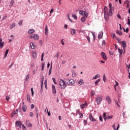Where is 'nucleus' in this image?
<instances>
[{
	"label": "nucleus",
	"instance_id": "13d9d810",
	"mask_svg": "<svg viewBox=\"0 0 130 130\" xmlns=\"http://www.w3.org/2000/svg\"><path fill=\"white\" fill-rule=\"evenodd\" d=\"M7 18V16H4L3 18V20H4L5 19H6Z\"/></svg>",
	"mask_w": 130,
	"mask_h": 130
},
{
	"label": "nucleus",
	"instance_id": "680f3d73",
	"mask_svg": "<svg viewBox=\"0 0 130 130\" xmlns=\"http://www.w3.org/2000/svg\"><path fill=\"white\" fill-rule=\"evenodd\" d=\"M112 128H114V130H116V128H115V124H113L112 125Z\"/></svg>",
	"mask_w": 130,
	"mask_h": 130
},
{
	"label": "nucleus",
	"instance_id": "58836bf2",
	"mask_svg": "<svg viewBox=\"0 0 130 130\" xmlns=\"http://www.w3.org/2000/svg\"><path fill=\"white\" fill-rule=\"evenodd\" d=\"M106 114L105 112H104V113H103V118L105 119V121H106V119H107V118H106Z\"/></svg>",
	"mask_w": 130,
	"mask_h": 130
},
{
	"label": "nucleus",
	"instance_id": "864d4df0",
	"mask_svg": "<svg viewBox=\"0 0 130 130\" xmlns=\"http://www.w3.org/2000/svg\"><path fill=\"white\" fill-rule=\"evenodd\" d=\"M10 96H6V101H8L10 100Z\"/></svg>",
	"mask_w": 130,
	"mask_h": 130
},
{
	"label": "nucleus",
	"instance_id": "de8ad7c7",
	"mask_svg": "<svg viewBox=\"0 0 130 130\" xmlns=\"http://www.w3.org/2000/svg\"><path fill=\"white\" fill-rule=\"evenodd\" d=\"M106 81V76H105V75L104 74V75H103V81H104V82H105Z\"/></svg>",
	"mask_w": 130,
	"mask_h": 130
},
{
	"label": "nucleus",
	"instance_id": "f257e3e1",
	"mask_svg": "<svg viewBox=\"0 0 130 130\" xmlns=\"http://www.w3.org/2000/svg\"><path fill=\"white\" fill-rule=\"evenodd\" d=\"M104 14H105V18L106 20L109 18V16H111L110 14V11L108 13V8L106 7H105V9H104Z\"/></svg>",
	"mask_w": 130,
	"mask_h": 130
},
{
	"label": "nucleus",
	"instance_id": "c03bdc74",
	"mask_svg": "<svg viewBox=\"0 0 130 130\" xmlns=\"http://www.w3.org/2000/svg\"><path fill=\"white\" fill-rule=\"evenodd\" d=\"M105 45H106V42H105V40H103L102 45L103 46H105Z\"/></svg>",
	"mask_w": 130,
	"mask_h": 130
},
{
	"label": "nucleus",
	"instance_id": "a19ab883",
	"mask_svg": "<svg viewBox=\"0 0 130 130\" xmlns=\"http://www.w3.org/2000/svg\"><path fill=\"white\" fill-rule=\"evenodd\" d=\"M72 17H73V18L74 19H75V20H77V16L76 15L73 14V15H72Z\"/></svg>",
	"mask_w": 130,
	"mask_h": 130
},
{
	"label": "nucleus",
	"instance_id": "37998d69",
	"mask_svg": "<svg viewBox=\"0 0 130 130\" xmlns=\"http://www.w3.org/2000/svg\"><path fill=\"white\" fill-rule=\"evenodd\" d=\"M29 79V74H27L26 81H27Z\"/></svg>",
	"mask_w": 130,
	"mask_h": 130
},
{
	"label": "nucleus",
	"instance_id": "0eeeda50",
	"mask_svg": "<svg viewBox=\"0 0 130 130\" xmlns=\"http://www.w3.org/2000/svg\"><path fill=\"white\" fill-rule=\"evenodd\" d=\"M101 56H102V58H103L104 60H106L108 59V58L106 56V54H105V53L102 52H101Z\"/></svg>",
	"mask_w": 130,
	"mask_h": 130
},
{
	"label": "nucleus",
	"instance_id": "5701e85b",
	"mask_svg": "<svg viewBox=\"0 0 130 130\" xmlns=\"http://www.w3.org/2000/svg\"><path fill=\"white\" fill-rule=\"evenodd\" d=\"M78 84L79 85H83L84 84V81L82 79H80L79 82H78Z\"/></svg>",
	"mask_w": 130,
	"mask_h": 130
},
{
	"label": "nucleus",
	"instance_id": "e433bc0d",
	"mask_svg": "<svg viewBox=\"0 0 130 130\" xmlns=\"http://www.w3.org/2000/svg\"><path fill=\"white\" fill-rule=\"evenodd\" d=\"M43 82H44V78H42V84H41V90L43 91Z\"/></svg>",
	"mask_w": 130,
	"mask_h": 130
},
{
	"label": "nucleus",
	"instance_id": "6e6d98bb",
	"mask_svg": "<svg viewBox=\"0 0 130 130\" xmlns=\"http://www.w3.org/2000/svg\"><path fill=\"white\" fill-rule=\"evenodd\" d=\"M44 84H45V88L46 89L47 88V83L46 81H45Z\"/></svg>",
	"mask_w": 130,
	"mask_h": 130
},
{
	"label": "nucleus",
	"instance_id": "4468645a",
	"mask_svg": "<svg viewBox=\"0 0 130 130\" xmlns=\"http://www.w3.org/2000/svg\"><path fill=\"white\" fill-rule=\"evenodd\" d=\"M71 34L72 35H76V30L74 28L71 29Z\"/></svg>",
	"mask_w": 130,
	"mask_h": 130
},
{
	"label": "nucleus",
	"instance_id": "c85d7f7f",
	"mask_svg": "<svg viewBox=\"0 0 130 130\" xmlns=\"http://www.w3.org/2000/svg\"><path fill=\"white\" fill-rule=\"evenodd\" d=\"M100 77V75L99 74H96L94 77L92 78L93 79L96 80L97 78Z\"/></svg>",
	"mask_w": 130,
	"mask_h": 130
},
{
	"label": "nucleus",
	"instance_id": "412c9836",
	"mask_svg": "<svg viewBox=\"0 0 130 130\" xmlns=\"http://www.w3.org/2000/svg\"><path fill=\"white\" fill-rule=\"evenodd\" d=\"M16 24L15 23H13L12 24L10 25V29H13L14 27H15Z\"/></svg>",
	"mask_w": 130,
	"mask_h": 130
},
{
	"label": "nucleus",
	"instance_id": "79ce46f5",
	"mask_svg": "<svg viewBox=\"0 0 130 130\" xmlns=\"http://www.w3.org/2000/svg\"><path fill=\"white\" fill-rule=\"evenodd\" d=\"M117 40L118 42H119V43H121L122 42V41H121V40L119 38H117Z\"/></svg>",
	"mask_w": 130,
	"mask_h": 130
},
{
	"label": "nucleus",
	"instance_id": "a211bd4d",
	"mask_svg": "<svg viewBox=\"0 0 130 130\" xmlns=\"http://www.w3.org/2000/svg\"><path fill=\"white\" fill-rule=\"evenodd\" d=\"M103 36V32L101 31L100 33H99L98 35V38L99 39H101L102 38V37Z\"/></svg>",
	"mask_w": 130,
	"mask_h": 130
},
{
	"label": "nucleus",
	"instance_id": "69168bd1",
	"mask_svg": "<svg viewBox=\"0 0 130 130\" xmlns=\"http://www.w3.org/2000/svg\"><path fill=\"white\" fill-rule=\"evenodd\" d=\"M116 36L115 35V34H112V38H115Z\"/></svg>",
	"mask_w": 130,
	"mask_h": 130
},
{
	"label": "nucleus",
	"instance_id": "774afa93",
	"mask_svg": "<svg viewBox=\"0 0 130 130\" xmlns=\"http://www.w3.org/2000/svg\"><path fill=\"white\" fill-rule=\"evenodd\" d=\"M127 24H130V20L129 19V17L128 18V23H127Z\"/></svg>",
	"mask_w": 130,
	"mask_h": 130
},
{
	"label": "nucleus",
	"instance_id": "aec40b11",
	"mask_svg": "<svg viewBox=\"0 0 130 130\" xmlns=\"http://www.w3.org/2000/svg\"><path fill=\"white\" fill-rule=\"evenodd\" d=\"M86 18H86V17H82V18L80 19V21H81L82 23H84L85 22Z\"/></svg>",
	"mask_w": 130,
	"mask_h": 130
},
{
	"label": "nucleus",
	"instance_id": "f8f14e48",
	"mask_svg": "<svg viewBox=\"0 0 130 130\" xmlns=\"http://www.w3.org/2000/svg\"><path fill=\"white\" fill-rule=\"evenodd\" d=\"M52 93H53L54 94L56 93V89H55V87L54 85H52Z\"/></svg>",
	"mask_w": 130,
	"mask_h": 130
},
{
	"label": "nucleus",
	"instance_id": "4c0bfd02",
	"mask_svg": "<svg viewBox=\"0 0 130 130\" xmlns=\"http://www.w3.org/2000/svg\"><path fill=\"white\" fill-rule=\"evenodd\" d=\"M22 22H23V20H20L19 23H18V25L20 26H21L22 25Z\"/></svg>",
	"mask_w": 130,
	"mask_h": 130
},
{
	"label": "nucleus",
	"instance_id": "20e7f679",
	"mask_svg": "<svg viewBox=\"0 0 130 130\" xmlns=\"http://www.w3.org/2000/svg\"><path fill=\"white\" fill-rule=\"evenodd\" d=\"M96 103L98 105H100L101 102L102 101V98L101 96H98L96 98Z\"/></svg>",
	"mask_w": 130,
	"mask_h": 130
},
{
	"label": "nucleus",
	"instance_id": "f3484780",
	"mask_svg": "<svg viewBox=\"0 0 130 130\" xmlns=\"http://www.w3.org/2000/svg\"><path fill=\"white\" fill-rule=\"evenodd\" d=\"M26 123L27 126H28V127H31L32 126V124L29 123V120H26Z\"/></svg>",
	"mask_w": 130,
	"mask_h": 130
},
{
	"label": "nucleus",
	"instance_id": "7c9ffc66",
	"mask_svg": "<svg viewBox=\"0 0 130 130\" xmlns=\"http://www.w3.org/2000/svg\"><path fill=\"white\" fill-rule=\"evenodd\" d=\"M118 51L119 52V53H120V55H121L122 54L123 52V50L122 49H118Z\"/></svg>",
	"mask_w": 130,
	"mask_h": 130
},
{
	"label": "nucleus",
	"instance_id": "9b49d317",
	"mask_svg": "<svg viewBox=\"0 0 130 130\" xmlns=\"http://www.w3.org/2000/svg\"><path fill=\"white\" fill-rule=\"evenodd\" d=\"M89 119H90V120H91V121H92V122H94V121H95V120L94 119V118L93 115H92L91 114H90L89 115Z\"/></svg>",
	"mask_w": 130,
	"mask_h": 130
},
{
	"label": "nucleus",
	"instance_id": "3c124183",
	"mask_svg": "<svg viewBox=\"0 0 130 130\" xmlns=\"http://www.w3.org/2000/svg\"><path fill=\"white\" fill-rule=\"evenodd\" d=\"M44 56V53H43L41 57V61H43Z\"/></svg>",
	"mask_w": 130,
	"mask_h": 130
},
{
	"label": "nucleus",
	"instance_id": "c9c22d12",
	"mask_svg": "<svg viewBox=\"0 0 130 130\" xmlns=\"http://www.w3.org/2000/svg\"><path fill=\"white\" fill-rule=\"evenodd\" d=\"M91 96H93V95H95V91L94 90H91Z\"/></svg>",
	"mask_w": 130,
	"mask_h": 130
},
{
	"label": "nucleus",
	"instance_id": "2f4dec72",
	"mask_svg": "<svg viewBox=\"0 0 130 130\" xmlns=\"http://www.w3.org/2000/svg\"><path fill=\"white\" fill-rule=\"evenodd\" d=\"M14 3H15V1L14 0H12L10 2V7H11Z\"/></svg>",
	"mask_w": 130,
	"mask_h": 130
},
{
	"label": "nucleus",
	"instance_id": "6ab92c4d",
	"mask_svg": "<svg viewBox=\"0 0 130 130\" xmlns=\"http://www.w3.org/2000/svg\"><path fill=\"white\" fill-rule=\"evenodd\" d=\"M35 31V30L34 29H29L28 33L29 34H31L34 33Z\"/></svg>",
	"mask_w": 130,
	"mask_h": 130
},
{
	"label": "nucleus",
	"instance_id": "5fc2aeb1",
	"mask_svg": "<svg viewBox=\"0 0 130 130\" xmlns=\"http://www.w3.org/2000/svg\"><path fill=\"white\" fill-rule=\"evenodd\" d=\"M52 81H53L54 83L55 84H57V82L56 81H55V78H52Z\"/></svg>",
	"mask_w": 130,
	"mask_h": 130
},
{
	"label": "nucleus",
	"instance_id": "6e6552de",
	"mask_svg": "<svg viewBox=\"0 0 130 130\" xmlns=\"http://www.w3.org/2000/svg\"><path fill=\"white\" fill-rule=\"evenodd\" d=\"M30 38H33L34 39L38 40L39 37L36 34H32L30 36Z\"/></svg>",
	"mask_w": 130,
	"mask_h": 130
},
{
	"label": "nucleus",
	"instance_id": "a878e982",
	"mask_svg": "<svg viewBox=\"0 0 130 130\" xmlns=\"http://www.w3.org/2000/svg\"><path fill=\"white\" fill-rule=\"evenodd\" d=\"M78 114H79V118H82L84 117V115L80 111H78Z\"/></svg>",
	"mask_w": 130,
	"mask_h": 130
},
{
	"label": "nucleus",
	"instance_id": "8fccbe9b",
	"mask_svg": "<svg viewBox=\"0 0 130 130\" xmlns=\"http://www.w3.org/2000/svg\"><path fill=\"white\" fill-rule=\"evenodd\" d=\"M44 68H45V64L43 63L42 64V71H43L44 70Z\"/></svg>",
	"mask_w": 130,
	"mask_h": 130
},
{
	"label": "nucleus",
	"instance_id": "473e14b6",
	"mask_svg": "<svg viewBox=\"0 0 130 130\" xmlns=\"http://www.w3.org/2000/svg\"><path fill=\"white\" fill-rule=\"evenodd\" d=\"M32 57H33L34 58H36V57H37V53H36V51H35V52H34L32 53Z\"/></svg>",
	"mask_w": 130,
	"mask_h": 130
},
{
	"label": "nucleus",
	"instance_id": "423d86ee",
	"mask_svg": "<svg viewBox=\"0 0 130 130\" xmlns=\"http://www.w3.org/2000/svg\"><path fill=\"white\" fill-rule=\"evenodd\" d=\"M106 101L107 102L108 104L110 105L111 104L112 101L110 98L109 96H107L106 97Z\"/></svg>",
	"mask_w": 130,
	"mask_h": 130
},
{
	"label": "nucleus",
	"instance_id": "dca6fc26",
	"mask_svg": "<svg viewBox=\"0 0 130 130\" xmlns=\"http://www.w3.org/2000/svg\"><path fill=\"white\" fill-rule=\"evenodd\" d=\"M86 105H87V104L86 103H85L84 104H82V105H80V108L83 109L85 107V106H86Z\"/></svg>",
	"mask_w": 130,
	"mask_h": 130
},
{
	"label": "nucleus",
	"instance_id": "b1692460",
	"mask_svg": "<svg viewBox=\"0 0 130 130\" xmlns=\"http://www.w3.org/2000/svg\"><path fill=\"white\" fill-rule=\"evenodd\" d=\"M30 47L32 49H35L36 48V45L34 44L33 43H30Z\"/></svg>",
	"mask_w": 130,
	"mask_h": 130
},
{
	"label": "nucleus",
	"instance_id": "09e8293b",
	"mask_svg": "<svg viewBox=\"0 0 130 130\" xmlns=\"http://www.w3.org/2000/svg\"><path fill=\"white\" fill-rule=\"evenodd\" d=\"M115 83L116 84L114 86V88H115V87H116L119 85V83L116 81H115Z\"/></svg>",
	"mask_w": 130,
	"mask_h": 130
},
{
	"label": "nucleus",
	"instance_id": "7ed1b4c3",
	"mask_svg": "<svg viewBox=\"0 0 130 130\" xmlns=\"http://www.w3.org/2000/svg\"><path fill=\"white\" fill-rule=\"evenodd\" d=\"M64 81H66V83H67V84L69 85L72 86L74 84H75V82L73 79H65Z\"/></svg>",
	"mask_w": 130,
	"mask_h": 130
},
{
	"label": "nucleus",
	"instance_id": "a18cd8bd",
	"mask_svg": "<svg viewBox=\"0 0 130 130\" xmlns=\"http://www.w3.org/2000/svg\"><path fill=\"white\" fill-rule=\"evenodd\" d=\"M106 118L107 119L109 120V119H111L113 118V116H107V117Z\"/></svg>",
	"mask_w": 130,
	"mask_h": 130
},
{
	"label": "nucleus",
	"instance_id": "39448f33",
	"mask_svg": "<svg viewBox=\"0 0 130 130\" xmlns=\"http://www.w3.org/2000/svg\"><path fill=\"white\" fill-rule=\"evenodd\" d=\"M79 14L84 16L85 18H87L88 17V13L87 12H84V11H80Z\"/></svg>",
	"mask_w": 130,
	"mask_h": 130
},
{
	"label": "nucleus",
	"instance_id": "bb28decb",
	"mask_svg": "<svg viewBox=\"0 0 130 130\" xmlns=\"http://www.w3.org/2000/svg\"><path fill=\"white\" fill-rule=\"evenodd\" d=\"M27 100L29 102L30 101V94H27Z\"/></svg>",
	"mask_w": 130,
	"mask_h": 130
},
{
	"label": "nucleus",
	"instance_id": "4d7b16f0",
	"mask_svg": "<svg viewBox=\"0 0 130 130\" xmlns=\"http://www.w3.org/2000/svg\"><path fill=\"white\" fill-rule=\"evenodd\" d=\"M34 107H35L34 105V104H31V106H30L31 109H34Z\"/></svg>",
	"mask_w": 130,
	"mask_h": 130
},
{
	"label": "nucleus",
	"instance_id": "f704fd0d",
	"mask_svg": "<svg viewBox=\"0 0 130 130\" xmlns=\"http://www.w3.org/2000/svg\"><path fill=\"white\" fill-rule=\"evenodd\" d=\"M100 81H101V79H98V80L96 81V82H95V85H99V83L100 82Z\"/></svg>",
	"mask_w": 130,
	"mask_h": 130
},
{
	"label": "nucleus",
	"instance_id": "f03ea898",
	"mask_svg": "<svg viewBox=\"0 0 130 130\" xmlns=\"http://www.w3.org/2000/svg\"><path fill=\"white\" fill-rule=\"evenodd\" d=\"M59 85L60 86L61 89H65L67 87V83L63 80L60 79Z\"/></svg>",
	"mask_w": 130,
	"mask_h": 130
},
{
	"label": "nucleus",
	"instance_id": "bf43d9fd",
	"mask_svg": "<svg viewBox=\"0 0 130 130\" xmlns=\"http://www.w3.org/2000/svg\"><path fill=\"white\" fill-rule=\"evenodd\" d=\"M100 120L101 122H103V119H102V117L101 116H100Z\"/></svg>",
	"mask_w": 130,
	"mask_h": 130
},
{
	"label": "nucleus",
	"instance_id": "338daca9",
	"mask_svg": "<svg viewBox=\"0 0 130 130\" xmlns=\"http://www.w3.org/2000/svg\"><path fill=\"white\" fill-rule=\"evenodd\" d=\"M61 43L62 45H64V43L63 42V40H61Z\"/></svg>",
	"mask_w": 130,
	"mask_h": 130
},
{
	"label": "nucleus",
	"instance_id": "4be33fe9",
	"mask_svg": "<svg viewBox=\"0 0 130 130\" xmlns=\"http://www.w3.org/2000/svg\"><path fill=\"white\" fill-rule=\"evenodd\" d=\"M48 28L47 25H46L45 26V35H48Z\"/></svg>",
	"mask_w": 130,
	"mask_h": 130
},
{
	"label": "nucleus",
	"instance_id": "49530a36",
	"mask_svg": "<svg viewBox=\"0 0 130 130\" xmlns=\"http://www.w3.org/2000/svg\"><path fill=\"white\" fill-rule=\"evenodd\" d=\"M87 40H88V43H90V37L87 36Z\"/></svg>",
	"mask_w": 130,
	"mask_h": 130
},
{
	"label": "nucleus",
	"instance_id": "2eb2a0df",
	"mask_svg": "<svg viewBox=\"0 0 130 130\" xmlns=\"http://www.w3.org/2000/svg\"><path fill=\"white\" fill-rule=\"evenodd\" d=\"M16 124L17 126L20 127L21 126L22 123H21V122L17 121L16 122Z\"/></svg>",
	"mask_w": 130,
	"mask_h": 130
},
{
	"label": "nucleus",
	"instance_id": "393cba45",
	"mask_svg": "<svg viewBox=\"0 0 130 130\" xmlns=\"http://www.w3.org/2000/svg\"><path fill=\"white\" fill-rule=\"evenodd\" d=\"M52 62H51V67H50V69L49 72V75H50V74H51L52 73Z\"/></svg>",
	"mask_w": 130,
	"mask_h": 130
},
{
	"label": "nucleus",
	"instance_id": "cd10ccee",
	"mask_svg": "<svg viewBox=\"0 0 130 130\" xmlns=\"http://www.w3.org/2000/svg\"><path fill=\"white\" fill-rule=\"evenodd\" d=\"M8 52H9V49H7L6 50V51H5V58H6L7 57V56L8 55Z\"/></svg>",
	"mask_w": 130,
	"mask_h": 130
},
{
	"label": "nucleus",
	"instance_id": "9d476101",
	"mask_svg": "<svg viewBox=\"0 0 130 130\" xmlns=\"http://www.w3.org/2000/svg\"><path fill=\"white\" fill-rule=\"evenodd\" d=\"M109 8H110L109 14L110 15V16H112L113 15V12H112V4L111 3H109Z\"/></svg>",
	"mask_w": 130,
	"mask_h": 130
},
{
	"label": "nucleus",
	"instance_id": "052dcab7",
	"mask_svg": "<svg viewBox=\"0 0 130 130\" xmlns=\"http://www.w3.org/2000/svg\"><path fill=\"white\" fill-rule=\"evenodd\" d=\"M35 66V63H32L30 67L31 68H33Z\"/></svg>",
	"mask_w": 130,
	"mask_h": 130
},
{
	"label": "nucleus",
	"instance_id": "0e129e2a",
	"mask_svg": "<svg viewBox=\"0 0 130 130\" xmlns=\"http://www.w3.org/2000/svg\"><path fill=\"white\" fill-rule=\"evenodd\" d=\"M66 63H67V61H63L61 62V64H65Z\"/></svg>",
	"mask_w": 130,
	"mask_h": 130
},
{
	"label": "nucleus",
	"instance_id": "ea45409f",
	"mask_svg": "<svg viewBox=\"0 0 130 130\" xmlns=\"http://www.w3.org/2000/svg\"><path fill=\"white\" fill-rule=\"evenodd\" d=\"M46 110H47V114H48V115L49 116H50L51 115V114L50 113V111H48V109L47 108H46Z\"/></svg>",
	"mask_w": 130,
	"mask_h": 130
},
{
	"label": "nucleus",
	"instance_id": "c756f323",
	"mask_svg": "<svg viewBox=\"0 0 130 130\" xmlns=\"http://www.w3.org/2000/svg\"><path fill=\"white\" fill-rule=\"evenodd\" d=\"M26 109H27L26 106L25 105H24V106L22 107V110H23V112H26Z\"/></svg>",
	"mask_w": 130,
	"mask_h": 130
},
{
	"label": "nucleus",
	"instance_id": "603ef678",
	"mask_svg": "<svg viewBox=\"0 0 130 130\" xmlns=\"http://www.w3.org/2000/svg\"><path fill=\"white\" fill-rule=\"evenodd\" d=\"M29 116H30L31 117H34V114L32 112L29 113Z\"/></svg>",
	"mask_w": 130,
	"mask_h": 130
},
{
	"label": "nucleus",
	"instance_id": "ddd939ff",
	"mask_svg": "<svg viewBox=\"0 0 130 130\" xmlns=\"http://www.w3.org/2000/svg\"><path fill=\"white\" fill-rule=\"evenodd\" d=\"M3 39H0V48L2 49L4 47V42H3Z\"/></svg>",
	"mask_w": 130,
	"mask_h": 130
},
{
	"label": "nucleus",
	"instance_id": "e2e57ef3",
	"mask_svg": "<svg viewBox=\"0 0 130 130\" xmlns=\"http://www.w3.org/2000/svg\"><path fill=\"white\" fill-rule=\"evenodd\" d=\"M117 18L119 19H121V16H120L119 14H117Z\"/></svg>",
	"mask_w": 130,
	"mask_h": 130
},
{
	"label": "nucleus",
	"instance_id": "72a5a7b5",
	"mask_svg": "<svg viewBox=\"0 0 130 130\" xmlns=\"http://www.w3.org/2000/svg\"><path fill=\"white\" fill-rule=\"evenodd\" d=\"M116 33L118 35H119L120 36L122 35V31H120V30H117L116 31Z\"/></svg>",
	"mask_w": 130,
	"mask_h": 130
},
{
	"label": "nucleus",
	"instance_id": "1a4fd4ad",
	"mask_svg": "<svg viewBox=\"0 0 130 130\" xmlns=\"http://www.w3.org/2000/svg\"><path fill=\"white\" fill-rule=\"evenodd\" d=\"M121 46L122 47H123V50H124V52L123 53H124L125 52V48L126 47V43L125 41H122L121 42Z\"/></svg>",
	"mask_w": 130,
	"mask_h": 130
}]
</instances>
